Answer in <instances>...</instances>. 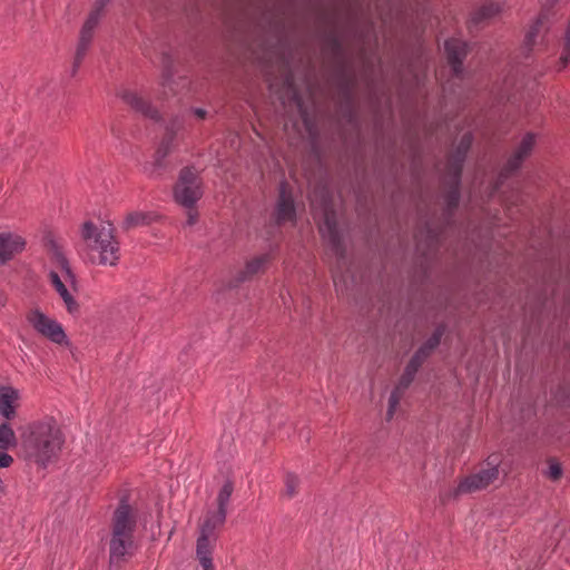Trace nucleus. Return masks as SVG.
<instances>
[{
    "mask_svg": "<svg viewBox=\"0 0 570 570\" xmlns=\"http://www.w3.org/2000/svg\"><path fill=\"white\" fill-rule=\"evenodd\" d=\"M62 444V433L53 421L33 423L22 439L24 459L46 468L58 456Z\"/></svg>",
    "mask_w": 570,
    "mask_h": 570,
    "instance_id": "obj_1",
    "label": "nucleus"
},
{
    "mask_svg": "<svg viewBox=\"0 0 570 570\" xmlns=\"http://www.w3.org/2000/svg\"><path fill=\"white\" fill-rule=\"evenodd\" d=\"M81 237L91 249L99 253V264L117 265L120 249L119 243L115 239L111 224L98 229L92 222H85L81 228Z\"/></svg>",
    "mask_w": 570,
    "mask_h": 570,
    "instance_id": "obj_2",
    "label": "nucleus"
},
{
    "mask_svg": "<svg viewBox=\"0 0 570 570\" xmlns=\"http://www.w3.org/2000/svg\"><path fill=\"white\" fill-rule=\"evenodd\" d=\"M174 199L187 209H193L203 196V181L194 167L180 169L174 186Z\"/></svg>",
    "mask_w": 570,
    "mask_h": 570,
    "instance_id": "obj_3",
    "label": "nucleus"
},
{
    "mask_svg": "<svg viewBox=\"0 0 570 570\" xmlns=\"http://www.w3.org/2000/svg\"><path fill=\"white\" fill-rule=\"evenodd\" d=\"M501 463L500 454H491L487 460V469L461 480L455 489V494L472 493L490 485L498 479Z\"/></svg>",
    "mask_w": 570,
    "mask_h": 570,
    "instance_id": "obj_4",
    "label": "nucleus"
},
{
    "mask_svg": "<svg viewBox=\"0 0 570 570\" xmlns=\"http://www.w3.org/2000/svg\"><path fill=\"white\" fill-rule=\"evenodd\" d=\"M320 233L326 239L332 253L337 259H344L346 247L338 228L336 212L333 207L326 206L323 213V223L320 225Z\"/></svg>",
    "mask_w": 570,
    "mask_h": 570,
    "instance_id": "obj_5",
    "label": "nucleus"
},
{
    "mask_svg": "<svg viewBox=\"0 0 570 570\" xmlns=\"http://www.w3.org/2000/svg\"><path fill=\"white\" fill-rule=\"evenodd\" d=\"M29 324L42 336L49 338L56 344H68L67 335L57 321L49 318L40 309H31L27 314Z\"/></svg>",
    "mask_w": 570,
    "mask_h": 570,
    "instance_id": "obj_6",
    "label": "nucleus"
},
{
    "mask_svg": "<svg viewBox=\"0 0 570 570\" xmlns=\"http://www.w3.org/2000/svg\"><path fill=\"white\" fill-rule=\"evenodd\" d=\"M275 225L281 227L286 223L296 224V205L287 181L283 180L278 186V195L273 213Z\"/></svg>",
    "mask_w": 570,
    "mask_h": 570,
    "instance_id": "obj_7",
    "label": "nucleus"
},
{
    "mask_svg": "<svg viewBox=\"0 0 570 570\" xmlns=\"http://www.w3.org/2000/svg\"><path fill=\"white\" fill-rule=\"evenodd\" d=\"M137 528V514L128 503L126 497L121 498L112 514L111 533L117 537L131 535Z\"/></svg>",
    "mask_w": 570,
    "mask_h": 570,
    "instance_id": "obj_8",
    "label": "nucleus"
},
{
    "mask_svg": "<svg viewBox=\"0 0 570 570\" xmlns=\"http://www.w3.org/2000/svg\"><path fill=\"white\" fill-rule=\"evenodd\" d=\"M134 551V537H117L111 533L109 542V570H119L121 564L132 557Z\"/></svg>",
    "mask_w": 570,
    "mask_h": 570,
    "instance_id": "obj_9",
    "label": "nucleus"
},
{
    "mask_svg": "<svg viewBox=\"0 0 570 570\" xmlns=\"http://www.w3.org/2000/svg\"><path fill=\"white\" fill-rule=\"evenodd\" d=\"M443 335V330L438 328L434 334L429 338V341L420 348V351L415 354V356L410 362L406 373L402 379L401 385L402 387H406L412 381L417 367L420 366L422 360L429 354L431 350L439 345L441 337Z\"/></svg>",
    "mask_w": 570,
    "mask_h": 570,
    "instance_id": "obj_10",
    "label": "nucleus"
},
{
    "mask_svg": "<svg viewBox=\"0 0 570 570\" xmlns=\"http://www.w3.org/2000/svg\"><path fill=\"white\" fill-rule=\"evenodd\" d=\"M226 515L227 513L224 511H208L199 527V537L197 539H205V543L214 544L217 538L215 531L224 525Z\"/></svg>",
    "mask_w": 570,
    "mask_h": 570,
    "instance_id": "obj_11",
    "label": "nucleus"
},
{
    "mask_svg": "<svg viewBox=\"0 0 570 570\" xmlns=\"http://www.w3.org/2000/svg\"><path fill=\"white\" fill-rule=\"evenodd\" d=\"M24 239L12 233H0V266L24 249Z\"/></svg>",
    "mask_w": 570,
    "mask_h": 570,
    "instance_id": "obj_12",
    "label": "nucleus"
},
{
    "mask_svg": "<svg viewBox=\"0 0 570 570\" xmlns=\"http://www.w3.org/2000/svg\"><path fill=\"white\" fill-rule=\"evenodd\" d=\"M122 100L131 107L136 112L141 114L144 117L158 121L160 115L158 110L146 99L131 90H124L121 92Z\"/></svg>",
    "mask_w": 570,
    "mask_h": 570,
    "instance_id": "obj_13",
    "label": "nucleus"
},
{
    "mask_svg": "<svg viewBox=\"0 0 570 570\" xmlns=\"http://www.w3.org/2000/svg\"><path fill=\"white\" fill-rule=\"evenodd\" d=\"M548 30L547 27V16L542 13L539 18L529 26L525 31L523 47L527 51H531L534 48H538L544 45V37Z\"/></svg>",
    "mask_w": 570,
    "mask_h": 570,
    "instance_id": "obj_14",
    "label": "nucleus"
},
{
    "mask_svg": "<svg viewBox=\"0 0 570 570\" xmlns=\"http://www.w3.org/2000/svg\"><path fill=\"white\" fill-rule=\"evenodd\" d=\"M323 51L334 60L341 61L344 57V46L340 32L335 29H325L320 33Z\"/></svg>",
    "mask_w": 570,
    "mask_h": 570,
    "instance_id": "obj_15",
    "label": "nucleus"
},
{
    "mask_svg": "<svg viewBox=\"0 0 570 570\" xmlns=\"http://www.w3.org/2000/svg\"><path fill=\"white\" fill-rule=\"evenodd\" d=\"M535 144V136L533 134H525L518 147L515 148L513 155L510 157L508 161V167L510 170L517 169L520 164L527 158L532 151Z\"/></svg>",
    "mask_w": 570,
    "mask_h": 570,
    "instance_id": "obj_16",
    "label": "nucleus"
},
{
    "mask_svg": "<svg viewBox=\"0 0 570 570\" xmlns=\"http://www.w3.org/2000/svg\"><path fill=\"white\" fill-rule=\"evenodd\" d=\"M49 279H50V283L52 284V286L55 287V289L58 292V294L62 298V301H63V303L66 305L67 311L70 314L78 313L79 312V304L73 298V296L70 294V292L68 291L66 285L63 284V282L61 281L59 274L57 272H55V271H51L49 273Z\"/></svg>",
    "mask_w": 570,
    "mask_h": 570,
    "instance_id": "obj_17",
    "label": "nucleus"
},
{
    "mask_svg": "<svg viewBox=\"0 0 570 570\" xmlns=\"http://www.w3.org/2000/svg\"><path fill=\"white\" fill-rule=\"evenodd\" d=\"M445 51L448 55V59L450 63L452 65V69L455 73H459L461 71L460 63L462 58L466 53V45L461 39H450L445 41Z\"/></svg>",
    "mask_w": 570,
    "mask_h": 570,
    "instance_id": "obj_18",
    "label": "nucleus"
},
{
    "mask_svg": "<svg viewBox=\"0 0 570 570\" xmlns=\"http://www.w3.org/2000/svg\"><path fill=\"white\" fill-rule=\"evenodd\" d=\"M0 391V411L7 420H10L16 415L13 402L18 399V391L10 386H1Z\"/></svg>",
    "mask_w": 570,
    "mask_h": 570,
    "instance_id": "obj_19",
    "label": "nucleus"
},
{
    "mask_svg": "<svg viewBox=\"0 0 570 570\" xmlns=\"http://www.w3.org/2000/svg\"><path fill=\"white\" fill-rule=\"evenodd\" d=\"M153 213L147 212H131L128 213L122 222L121 228L130 230L139 226H147L154 220Z\"/></svg>",
    "mask_w": 570,
    "mask_h": 570,
    "instance_id": "obj_20",
    "label": "nucleus"
},
{
    "mask_svg": "<svg viewBox=\"0 0 570 570\" xmlns=\"http://www.w3.org/2000/svg\"><path fill=\"white\" fill-rule=\"evenodd\" d=\"M268 262V255H261L246 263V266L240 271L236 277L237 282H245L250 279L259 273L265 264Z\"/></svg>",
    "mask_w": 570,
    "mask_h": 570,
    "instance_id": "obj_21",
    "label": "nucleus"
},
{
    "mask_svg": "<svg viewBox=\"0 0 570 570\" xmlns=\"http://www.w3.org/2000/svg\"><path fill=\"white\" fill-rule=\"evenodd\" d=\"M196 556L204 570H214L213 544L205 543V539H197Z\"/></svg>",
    "mask_w": 570,
    "mask_h": 570,
    "instance_id": "obj_22",
    "label": "nucleus"
},
{
    "mask_svg": "<svg viewBox=\"0 0 570 570\" xmlns=\"http://www.w3.org/2000/svg\"><path fill=\"white\" fill-rule=\"evenodd\" d=\"M92 35H88L86 32L80 31L79 42L76 50L75 61L72 65L71 76H75L78 71V68L80 67L87 50L89 48V45L91 42Z\"/></svg>",
    "mask_w": 570,
    "mask_h": 570,
    "instance_id": "obj_23",
    "label": "nucleus"
},
{
    "mask_svg": "<svg viewBox=\"0 0 570 570\" xmlns=\"http://www.w3.org/2000/svg\"><path fill=\"white\" fill-rule=\"evenodd\" d=\"M52 250H53V258H55L58 267L61 269L63 277L66 278V281L73 284L76 282V275L73 274V272L71 269L69 261L62 254V252L60 250L58 245L55 243H52Z\"/></svg>",
    "mask_w": 570,
    "mask_h": 570,
    "instance_id": "obj_24",
    "label": "nucleus"
},
{
    "mask_svg": "<svg viewBox=\"0 0 570 570\" xmlns=\"http://www.w3.org/2000/svg\"><path fill=\"white\" fill-rule=\"evenodd\" d=\"M166 157H159L158 153H155L154 161L145 163L142 171L150 178L157 179L161 177L163 173L167 169Z\"/></svg>",
    "mask_w": 570,
    "mask_h": 570,
    "instance_id": "obj_25",
    "label": "nucleus"
},
{
    "mask_svg": "<svg viewBox=\"0 0 570 570\" xmlns=\"http://www.w3.org/2000/svg\"><path fill=\"white\" fill-rule=\"evenodd\" d=\"M471 142H472L471 135L465 134L461 139V142L458 147L456 154L453 156V175L455 177L459 176L461 163L463 161L464 155H465L466 150L470 148Z\"/></svg>",
    "mask_w": 570,
    "mask_h": 570,
    "instance_id": "obj_26",
    "label": "nucleus"
},
{
    "mask_svg": "<svg viewBox=\"0 0 570 570\" xmlns=\"http://www.w3.org/2000/svg\"><path fill=\"white\" fill-rule=\"evenodd\" d=\"M17 445V438L11 425L7 422L0 423V450L6 451Z\"/></svg>",
    "mask_w": 570,
    "mask_h": 570,
    "instance_id": "obj_27",
    "label": "nucleus"
},
{
    "mask_svg": "<svg viewBox=\"0 0 570 570\" xmlns=\"http://www.w3.org/2000/svg\"><path fill=\"white\" fill-rule=\"evenodd\" d=\"M234 491V483L232 480H226L217 494V510L227 513V505Z\"/></svg>",
    "mask_w": 570,
    "mask_h": 570,
    "instance_id": "obj_28",
    "label": "nucleus"
},
{
    "mask_svg": "<svg viewBox=\"0 0 570 570\" xmlns=\"http://www.w3.org/2000/svg\"><path fill=\"white\" fill-rule=\"evenodd\" d=\"M175 140V131L171 128H167L164 138L161 139L156 153L159 154V157H167L171 150V146Z\"/></svg>",
    "mask_w": 570,
    "mask_h": 570,
    "instance_id": "obj_29",
    "label": "nucleus"
},
{
    "mask_svg": "<svg viewBox=\"0 0 570 570\" xmlns=\"http://www.w3.org/2000/svg\"><path fill=\"white\" fill-rule=\"evenodd\" d=\"M353 85L351 80H348L344 75L342 77V80L340 82V96L341 101H353Z\"/></svg>",
    "mask_w": 570,
    "mask_h": 570,
    "instance_id": "obj_30",
    "label": "nucleus"
},
{
    "mask_svg": "<svg viewBox=\"0 0 570 570\" xmlns=\"http://www.w3.org/2000/svg\"><path fill=\"white\" fill-rule=\"evenodd\" d=\"M562 472H563L562 466L557 460L550 459L548 461V469L546 471V475L550 480H552V481L559 480L562 476Z\"/></svg>",
    "mask_w": 570,
    "mask_h": 570,
    "instance_id": "obj_31",
    "label": "nucleus"
},
{
    "mask_svg": "<svg viewBox=\"0 0 570 570\" xmlns=\"http://www.w3.org/2000/svg\"><path fill=\"white\" fill-rule=\"evenodd\" d=\"M292 99L297 107V110H298V114H299V117H301L303 124H304V119H306V120L313 119L308 112L307 107L305 106V104L303 101L302 96L296 90L293 92Z\"/></svg>",
    "mask_w": 570,
    "mask_h": 570,
    "instance_id": "obj_32",
    "label": "nucleus"
},
{
    "mask_svg": "<svg viewBox=\"0 0 570 570\" xmlns=\"http://www.w3.org/2000/svg\"><path fill=\"white\" fill-rule=\"evenodd\" d=\"M298 484V478L293 473H287L285 478V494L288 498H293L297 493Z\"/></svg>",
    "mask_w": 570,
    "mask_h": 570,
    "instance_id": "obj_33",
    "label": "nucleus"
},
{
    "mask_svg": "<svg viewBox=\"0 0 570 570\" xmlns=\"http://www.w3.org/2000/svg\"><path fill=\"white\" fill-rule=\"evenodd\" d=\"M340 109L343 118L348 122L355 121L356 115L354 110V101H341Z\"/></svg>",
    "mask_w": 570,
    "mask_h": 570,
    "instance_id": "obj_34",
    "label": "nucleus"
},
{
    "mask_svg": "<svg viewBox=\"0 0 570 570\" xmlns=\"http://www.w3.org/2000/svg\"><path fill=\"white\" fill-rule=\"evenodd\" d=\"M303 126L308 135L312 145H315L320 138V131L316 121L314 119H304Z\"/></svg>",
    "mask_w": 570,
    "mask_h": 570,
    "instance_id": "obj_35",
    "label": "nucleus"
},
{
    "mask_svg": "<svg viewBox=\"0 0 570 570\" xmlns=\"http://www.w3.org/2000/svg\"><path fill=\"white\" fill-rule=\"evenodd\" d=\"M99 19H100V14L91 11L80 31L94 36V30L97 27Z\"/></svg>",
    "mask_w": 570,
    "mask_h": 570,
    "instance_id": "obj_36",
    "label": "nucleus"
},
{
    "mask_svg": "<svg viewBox=\"0 0 570 570\" xmlns=\"http://www.w3.org/2000/svg\"><path fill=\"white\" fill-rule=\"evenodd\" d=\"M570 63V45H562V50L557 62V70L561 71Z\"/></svg>",
    "mask_w": 570,
    "mask_h": 570,
    "instance_id": "obj_37",
    "label": "nucleus"
},
{
    "mask_svg": "<svg viewBox=\"0 0 570 570\" xmlns=\"http://www.w3.org/2000/svg\"><path fill=\"white\" fill-rule=\"evenodd\" d=\"M12 462L13 458L10 454L6 452L0 453V468H8L11 465ZM4 492V485L2 480L0 479V497L3 495Z\"/></svg>",
    "mask_w": 570,
    "mask_h": 570,
    "instance_id": "obj_38",
    "label": "nucleus"
},
{
    "mask_svg": "<svg viewBox=\"0 0 570 570\" xmlns=\"http://www.w3.org/2000/svg\"><path fill=\"white\" fill-rule=\"evenodd\" d=\"M164 76L168 79L173 75V60L168 53H163Z\"/></svg>",
    "mask_w": 570,
    "mask_h": 570,
    "instance_id": "obj_39",
    "label": "nucleus"
},
{
    "mask_svg": "<svg viewBox=\"0 0 570 570\" xmlns=\"http://www.w3.org/2000/svg\"><path fill=\"white\" fill-rule=\"evenodd\" d=\"M108 4L105 0H96L95 7L91 10L92 12H97L101 16V12L104 11L105 7Z\"/></svg>",
    "mask_w": 570,
    "mask_h": 570,
    "instance_id": "obj_40",
    "label": "nucleus"
},
{
    "mask_svg": "<svg viewBox=\"0 0 570 570\" xmlns=\"http://www.w3.org/2000/svg\"><path fill=\"white\" fill-rule=\"evenodd\" d=\"M385 419L387 422H390L392 420V393L387 396V400H386Z\"/></svg>",
    "mask_w": 570,
    "mask_h": 570,
    "instance_id": "obj_41",
    "label": "nucleus"
},
{
    "mask_svg": "<svg viewBox=\"0 0 570 570\" xmlns=\"http://www.w3.org/2000/svg\"><path fill=\"white\" fill-rule=\"evenodd\" d=\"M193 112L199 119H205L207 116V111L203 108H194Z\"/></svg>",
    "mask_w": 570,
    "mask_h": 570,
    "instance_id": "obj_42",
    "label": "nucleus"
},
{
    "mask_svg": "<svg viewBox=\"0 0 570 570\" xmlns=\"http://www.w3.org/2000/svg\"><path fill=\"white\" fill-rule=\"evenodd\" d=\"M563 45H570V22L568 23L564 32Z\"/></svg>",
    "mask_w": 570,
    "mask_h": 570,
    "instance_id": "obj_43",
    "label": "nucleus"
},
{
    "mask_svg": "<svg viewBox=\"0 0 570 570\" xmlns=\"http://www.w3.org/2000/svg\"><path fill=\"white\" fill-rule=\"evenodd\" d=\"M196 219H197V214L189 212L188 213L187 224L188 225H194L196 223Z\"/></svg>",
    "mask_w": 570,
    "mask_h": 570,
    "instance_id": "obj_44",
    "label": "nucleus"
},
{
    "mask_svg": "<svg viewBox=\"0 0 570 570\" xmlns=\"http://www.w3.org/2000/svg\"><path fill=\"white\" fill-rule=\"evenodd\" d=\"M322 20H323V22H326V23H327V22H328V23H330V22H331V23H333V19H332L328 14H325V13H324V14H322Z\"/></svg>",
    "mask_w": 570,
    "mask_h": 570,
    "instance_id": "obj_45",
    "label": "nucleus"
},
{
    "mask_svg": "<svg viewBox=\"0 0 570 570\" xmlns=\"http://www.w3.org/2000/svg\"><path fill=\"white\" fill-rule=\"evenodd\" d=\"M6 304V296L2 292H0V307L4 306Z\"/></svg>",
    "mask_w": 570,
    "mask_h": 570,
    "instance_id": "obj_46",
    "label": "nucleus"
},
{
    "mask_svg": "<svg viewBox=\"0 0 570 570\" xmlns=\"http://www.w3.org/2000/svg\"><path fill=\"white\" fill-rule=\"evenodd\" d=\"M499 11H500V8H499V7H495V9H493V10L491 9L489 12H487V14H488V16H490V14H494V13H497V12H499Z\"/></svg>",
    "mask_w": 570,
    "mask_h": 570,
    "instance_id": "obj_47",
    "label": "nucleus"
},
{
    "mask_svg": "<svg viewBox=\"0 0 570 570\" xmlns=\"http://www.w3.org/2000/svg\"><path fill=\"white\" fill-rule=\"evenodd\" d=\"M286 85H287L288 87H292V86H293V82H292V79H291V78H287V79H286Z\"/></svg>",
    "mask_w": 570,
    "mask_h": 570,
    "instance_id": "obj_48",
    "label": "nucleus"
},
{
    "mask_svg": "<svg viewBox=\"0 0 570 570\" xmlns=\"http://www.w3.org/2000/svg\"><path fill=\"white\" fill-rule=\"evenodd\" d=\"M334 285L336 286V291H338V283H337L336 278H334Z\"/></svg>",
    "mask_w": 570,
    "mask_h": 570,
    "instance_id": "obj_49",
    "label": "nucleus"
},
{
    "mask_svg": "<svg viewBox=\"0 0 570 570\" xmlns=\"http://www.w3.org/2000/svg\"><path fill=\"white\" fill-rule=\"evenodd\" d=\"M106 2H109L110 0H105Z\"/></svg>",
    "mask_w": 570,
    "mask_h": 570,
    "instance_id": "obj_50",
    "label": "nucleus"
}]
</instances>
